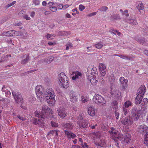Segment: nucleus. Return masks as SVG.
Segmentation results:
<instances>
[{
  "label": "nucleus",
  "instance_id": "5",
  "mask_svg": "<svg viewBox=\"0 0 148 148\" xmlns=\"http://www.w3.org/2000/svg\"><path fill=\"white\" fill-rule=\"evenodd\" d=\"M59 82L62 86L65 88H67L69 85L68 78L65 73H61L58 76Z\"/></svg>",
  "mask_w": 148,
  "mask_h": 148
},
{
  "label": "nucleus",
  "instance_id": "24",
  "mask_svg": "<svg viewBox=\"0 0 148 148\" xmlns=\"http://www.w3.org/2000/svg\"><path fill=\"white\" fill-rule=\"evenodd\" d=\"M102 134L100 132H99L96 133H93L90 135V136L91 137L92 139H98L102 137Z\"/></svg>",
  "mask_w": 148,
  "mask_h": 148
},
{
  "label": "nucleus",
  "instance_id": "38",
  "mask_svg": "<svg viewBox=\"0 0 148 148\" xmlns=\"http://www.w3.org/2000/svg\"><path fill=\"white\" fill-rule=\"evenodd\" d=\"M81 101L83 103L86 102L88 101V98L86 96L82 95L81 96Z\"/></svg>",
  "mask_w": 148,
  "mask_h": 148
},
{
  "label": "nucleus",
  "instance_id": "31",
  "mask_svg": "<svg viewBox=\"0 0 148 148\" xmlns=\"http://www.w3.org/2000/svg\"><path fill=\"white\" fill-rule=\"evenodd\" d=\"M143 97L140 96L139 95H138L137 94V97H136L135 100L136 103V104H140L141 103Z\"/></svg>",
  "mask_w": 148,
  "mask_h": 148
},
{
  "label": "nucleus",
  "instance_id": "40",
  "mask_svg": "<svg viewBox=\"0 0 148 148\" xmlns=\"http://www.w3.org/2000/svg\"><path fill=\"white\" fill-rule=\"evenodd\" d=\"M75 70V67L74 66H71L69 68V73L72 75V73L74 72V71Z\"/></svg>",
  "mask_w": 148,
  "mask_h": 148
},
{
  "label": "nucleus",
  "instance_id": "9",
  "mask_svg": "<svg viewBox=\"0 0 148 148\" xmlns=\"http://www.w3.org/2000/svg\"><path fill=\"white\" fill-rule=\"evenodd\" d=\"M58 114L61 118H64L68 114L67 112L64 108L60 106L57 109Z\"/></svg>",
  "mask_w": 148,
  "mask_h": 148
},
{
  "label": "nucleus",
  "instance_id": "47",
  "mask_svg": "<svg viewBox=\"0 0 148 148\" xmlns=\"http://www.w3.org/2000/svg\"><path fill=\"white\" fill-rule=\"evenodd\" d=\"M115 116H116V119H118L119 118V112L117 110H114Z\"/></svg>",
  "mask_w": 148,
  "mask_h": 148
},
{
  "label": "nucleus",
  "instance_id": "55",
  "mask_svg": "<svg viewBox=\"0 0 148 148\" xmlns=\"http://www.w3.org/2000/svg\"><path fill=\"white\" fill-rule=\"evenodd\" d=\"M33 2L36 5H38L40 3V1L38 0H33Z\"/></svg>",
  "mask_w": 148,
  "mask_h": 148
},
{
  "label": "nucleus",
  "instance_id": "14",
  "mask_svg": "<svg viewBox=\"0 0 148 148\" xmlns=\"http://www.w3.org/2000/svg\"><path fill=\"white\" fill-rule=\"evenodd\" d=\"M87 112L90 116L94 117L96 114V110L93 107H89L88 108Z\"/></svg>",
  "mask_w": 148,
  "mask_h": 148
},
{
  "label": "nucleus",
  "instance_id": "52",
  "mask_svg": "<svg viewBox=\"0 0 148 148\" xmlns=\"http://www.w3.org/2000/svg\"><path fill=\"white\" fill-rule=\"evenodd\" d=\"M45 81L46 82V84L47 85H50L51 84V81L48 78H46L45 79Z\"/></svg>",
  "mask_w": 148,
  "mask_h": 148
},
{
  "label": "nucleus",
  "instance_id": "59",
  "mask_svg": "<svg viewBox=\"0 0 148 148\" xmlns=\"http://www.w3.org/2000/svg\"><path fill=\"white\" fill-rule=\"evenodd\" d=\"M115 30H114V29H111L110 30L109 32L111 33L112 34H116V31H115Z\"/></svg>",
  "mask_w": 148,
  "mask_h": 148
},
{
  "label": "nucleus",
  "instance_id": "11",
  "mask_svg": "<svg viewBox=\"0 0 148 148\" xmlns=\"http://www.w3.org/2000/svg\"><path fill=\"white\" fill-rule=\"evenodd\" d=\"M12 93L17 103H22L23 102V98L21 94H17L16 91H13Z\"/></svg>",
  "mask_w": 148,
  "mask_h": 148
},
{
  "label": "nucleus",
  "instance_id": "39",
  "mask_svg": "<svg viewBox=\"0 0 148 148\" xmlns=\"http://www.w3.org/2000/svg\"><path fill=\"white\" fill-rule=\"evenodd\" d=\"M148 102V99L147 98H145L143 99L141 105L142 106L146 105L147 103Z\"/></svg>",
  "mask_w": 148,
  "mask_h": 148
},
{
  "label": "nucleus",
  "instance_id": "1",
  "mask_svg": "<svg viewBox=\"0 0 148 148\" xmlns=\"http://www.w3.org/2000/svg\"><path fill=\"white\" fill-rule=\"evenodd\" d=\"M42 90L43 88L40 85H38L36 86L35 92L37 98L40 101H43L44 99H46L50 106H53L56 102V95L54 90L51 88H48L43 93L42 92Z\"/></svg>",
  "mask_w": 148,
  "mask_h": 148
},
{
  "label": "nucleus",
  "instance_id": "51",
  "mask_svg": "<svg viewBox=\"0 0 148 148\" xmlns=\"http://www.w3.org/2000/svg\"><path fill=\"white\" fill-rule=\"evenodd\" d=\"M35 98L33 96L30 97L28 99L29 100L31 103H33L35 100Z\"/></svg>",
  "mask_w": 148,
  "mask_h": 148
},
{
  "label": "nucleus",
  "instance_id": "35",
  "mask_svg": "<svg viewBox=\"0 0 148 148\" xmlns=\"http://www.w3.org/2000/svg\"><path fill=\"white\" fill-rule=\"evenodd\" d=\"M103 45L101 42H98L94 45V46L99 49L102 48L103 47Z\"/></svg>",
  "mask_w": 148,
  "mask_h": 148
},
{
  "label": "nucleus",
  "instance_id": "45",
  "mask_svg": "<svg viewBox=\"0 0 148 148\" xmlns=\"http://www.w3.org/2000/svg\"><path fill=\"white\" fill-rule=\"evenodd\" d=\"M66 50H68L69 49V48H71L73 46V45L72 43L70 42H69L66 45Z\"/></svg>",
  "mask_w": 148,
  "mask_h": 148
},
{
  "label": "nucleus",
  "instance_id": "37",
  "mask_svg": "<svg viewBox=\"0 0 148 148\" xmlns=\"http://www.w3.org/2000/svg\"><path fill=\"white\" fill-rule=\"evenodd\" d=\"M121 58L123 59L126 60H132V58L131 57L129 56H127L126 55L124 56L121 55Z\"/></svg>",
  "mask_w": 148,
  "mask_h": 148
},
{
  "label": "nucleus",
  "instance_id": "49",
  "mask_svg": "<svg viewBox=\"0 0 148 148\" xmlns=\"http://www.w3.org/2000/svg\"><path fill=\"white\" fill-rule=\"evenodd\" d=\"M51 124L53 127H58V123L53 121H51Z\"/></svg>",
  "mask_w": 148,
  "mask_h": 148
},
{
  "label": "nucleus",
  "instance_id": "28",
  "mask_svg": "<svg viewBox=\"0 0 148 148\" xmlns=\"http://www.w3.org/2000/svg\"><path fill=\"white\" fill-rule=\"evenodd\" d=\"M49 7L50 9L53 12H55L57 10V8L54 6V3L53 2H49Z\"/></svg>",
  "mask_w": 148,
  "mask_h": 148
},
{
  "label": "nucleus",
  "instance_id": "56",
  "mask_svg": "<svg viewBox=\"0 0 148 148\" xmlns=\"http://www.w3.org/2000/svg\"><path fill=\"white\" fill-rule=\"evenodd\" d=\"M82 146L84 148H88V146L87 144L86 143H82Z\"/></svg>",
  "mask_w": 148,
  "mask_h": 148
},
{
  "label": "nucleus",
  "instance_id": "57",
  "mask_svg": "<svg viewBox=\"0 0 148 148\" xmlns=\"http://www.w3.org/2000/svg\"><path fill=\"white\" fill-rule=\"evenodd\" d=\"M97 14V12H92L91 13L89 14H88L87 16H88L89 17H91L92 16H94L95 15Z\"/></svg>",
  "mask_w": 148,
  "mask_h": 148
},
{
  "label": "nucleus",
  "instance_id": "50",
  "mask_svg": "<svg viewBox=\"0 0 148 148\" xmlns=\"http://www.w3.org/2000/svg\"><path fill=\"white\" fill-rule=\"evenodd\" d=\"M85 8V7L82 4L80 5L79 6V9L81 11H82Z\"/></svg>",
  "mask_w": 148,
  "mask_h": 148
},
{
  "label": "nucleus",
  "instance_id": "12",
  "mask_svg": "<svg viewBox=\"0 0 148 148\" xmlns=\"http://www.w3.org/2000/svg\"><path fill=\"white\" fill-rule=\"evenodd\" d=\"M70 100L73 102H76L77 101V96L73 91H71L69 94Z\"/></svg>",
  "mask_w": 148,
  "mask_h": 148
},
{
  "label": "nucleus",
  "instance_id": "58",
  "mask_svg": "<svg viewBox=\"0 0 148 148\" xmlns=\"http://www.w3.org/2000/svg\"><path fill=\"white\" fill-rule=\"evenodd\" d=\"M113 140H114V141L115 142V144L116 146L117 147H119L120 145L119 144L118 140H117V139H115Z\"/></svg>",
  "mask_w": 148,
  "mask_h": 148
},
{
  "label": "nucleus",
  "instance_id": "29",
  "mask_svg": "<svg viewBox=\"0 0 148 148\" xmlns=\"http://www.w3.org/2000/svg\"><path fill=\"white\" fill-rule=\"evenodd\" d=\"M96 103L99 104L100 106H104L106 105V102L104 98L101 96V98H100Z\"/></svg>",
  "mask_w": 148,
  "mask_h": 148
},
{
  "label": "nucleus",
  "instance_id": "43",
  "mask_svg": "<svg viewBox=\"0 0 148 148\" xmlns=\"http://www.w3.org/2000/svg\"><path fill=\"white\" fill-rule=\"evenodd\" d=\"M16 2L15 1H13L12 3L10 4H9L7 5H5L4 7L6 9L8 8L13 5Z\"/></svg>",
  "mask_w": 148,
  "mask_h": 148
},
{
  "label": "nucleus",
  "instance_id": "63",
  "mask_svg": "<svg viewBox=\"0 0 148 148\" xmlns=\"http://www.w3.org/2000/svg\"><path fill=\"white\" fill-rule=\"evenodd\" d=\"M35 14V12L34 11H33L31 12L30 15L33 18L34 17Z\"/></svg>",
  "mask_w": 148,
  "mask_h": 148
},
{
  "label": "nucleus",
  "instance_id": "7",
  "mask_svg": "<svg viewBox=\"0 0 148 148\" xmlns=\"http://www.w3.org/2000/svg\"><path fill=\"white\" fill-rule=\"evenodd\" d=\"M97 71L96 67L94 66H89L87 69V79H90V76L95 75Z\"/></svg>",
  "mask_w": 148,
  "mask_h": 148
},
{
  "label": "nucleus",
  "instance_id": "6",
  "mask_svg": "<svg viewBox=\"0 0 148 148\" xmlns=\"http://www.w3.org/2000/svg\"><path fill=\"white\" fill-rule=\"evenodd\" d=\"M78 121H77V124L79 125V127L81 128H87L88 127V123L86 122L84 119V117L82 115H79L78 118Z\"/></svg>",
  "mask_w": 148,
  "mask_h": 148
},
{
  "label": "nucleus",
  "instance_id": "2",
  "mask_svg": "<svg viewBox=\"0 0 148 148\" xmlns=\"http://www.w3.org/2000/svg\"><path fill=\"white\" fill-rule=\"evenodd\" d=\"M143 112L142 110H137L136 107H134L132 111V116H127L122 120V123L127 127L132 125L134 121H136L138 120Z\"/></svg>",
  "mask_w": 148,
  "mask_h": 148
},
{
  "label": "nucleus",
  "instance_id": "54",
  "mask_svg": "<svg viewBox=\"0 0 148 148\" xmlns=\"http://www.w3.org/2000/svg\"><path fill=\"white\" fill-rule=\"evenodd\" d=\"M60 6H61L62 7V8H60V9H65L68 8L69 6L68 5H63L62 4H60Z\"/></svg>",
  "mask_w": 148,
  "mask_h": 148
},
{
  "label": "nucleus",
  "instance_id": "53",
  "mask_svg": "<svg viewBox=\"0 0 148 148\" xmlns=\"http://www.w3.org/2000/svg\"><path fill=\"white\" fill-rule=\"evenodd\" d=\"M0 100L2 101H4V102H5L6 103H10V101L8 99H4L2 98L1 99H0Z\"/></svg>",
  "mask_w": 148,
  "mask_h": 148
},
{
  "label": "nucleus",
  "instance_id": "42",
  "mask_svg": "<svg viewBox=\"0 0 148 148\" xmlns=\"http://www.w3.org/2000/svg\"><path fill=\"white\" fill-rule=\"evenodd\" d=\"M29 59V56L28 55H27L26 56V58L22 61V64H25L27 62L28 60Z\"/></svg>",
  "mask_w": 148,
  "mask_h": 148
},
{
  "label": "nucleus",
  "instance_id": "4",
  "mask_svg": "<svg viewBox=\"0 0 148 148\" xmlns=\"http://www.w3.org/2000/svg\"><path fill=\"white\" fill-rule=\"evenodd\" d=\"M118 132L113 127H111L109 131L110 138L112 139H130L131 138V135L128 132L124 135L118 134Z\"/></svg>",
  "mask_w": 148,
  "mask_h": 148
},
{
  "label": "nucleus",
  "instance_id": "32",
  "mask_svg": "<svg viewBox=\"0 0 148 148\" xmlns=\"http://www.w3.org/2000/svg\"><path fill=\"white\" fill-rule=\"evenodd\" d=\"M111 105L113 108L114 110H117L118 108V103L116 101H114L111 103Z\"/></svg>",
  "mask_w": 148,
  "mask_h": 148
},
{
  "label": "nucleus",
  "instance_id": "10",
  "mask_svg": "<svg viewBox=\"0 0 148 148\" xmlns=\"http://www.w3.org/2000/svg\"><path fill=\"white\" fill-rule=\"evenodd\" d=\"M119 81L121 86V90L123 91L125 90L127 86V83L128 82L127 79H125L124 77H121L119 79Z\"/></svg>",
  "mask_w": 148,
  "mask_h": 148
},
{
  "label": "nucleus",
  "instance_id": "34",
  "mask_svg": "<svg viewBox=\"0 0 148 148\" xmlns=\"http://www.w3.org/2000/svg\"><path fill=\"white\" fill-rule=\"evenodd\" d=\"M100 98H101V96L99 95H95L93 97V100L95 103H97V101Z\"/></svg>",
  "mask_w": 148,
  "mask_h": 148
},
{
  "label": "nucleus",
  "instance_id": "20",
  "mask_svg": "<svg viewBox=\"0 0 148 148\" xmlns=\"http://www.w3.org/2000/svg\"><path fill=\"white\" fill-rule=\"evenodd\" d=\"M146 91V88L145 87L143 86H141L138 89L137 91V94L143 97Z\"/></svg>",
  "mask_w": 148,
  "mask_h": 148
},
{
  "label": "nucleus",
  "instance_id": "33",
  "mask_svg": "<svg viewBox=\"0 0 148 148\" xmlns=\"http://www.w3.org/2000/svg\"><path fill=\"white\" fill-rule=\"evenodd\" d=\"M127 22L133 25H136L137 24V22L136 18L130 19L127 20Z\"/></svg>",
  "mask_w": 148,
  "mask_h": 148
},
{
  "label": "nucleus",
  "instance_id": "26",
  "mask_svg": "<svg viewBox=\"0 0 148 148\" xmlns=\"http://www.w3.org/2000/svg\"><path fill=\"white\" fill-rule=\"evenodd\" d=\"M65 133L66 135L69 138L73 139L76 136V135L71 132L65 130Z\"/></svg>",
  "mask_w": 148,
  "mask_h": 148
},
{
  "label": "nucleus",
  "instance_id": "15",
  "mask_svg": "<svg viewBox=\"0 0 148 148\" xmlns=\"http://www.w3.org/2000/svg\"><path fill=\"white\" fill-rule=\"evenodd\" d=\"M112 85L111 87V94L112 95H113L114 97H115L117 99H119L121 98L122 96L119 90L115 91L114 92L112 91Z\"/></svg>",
  "mask_w": 148,
  "mask_h": 148
},
{
  "label": "nucleus",
  "instance_id": "13",
  "mask_svg": "<svg viewBox=\"0 0 148 148\" xmlns=\"http://www.w3.org/2000/svg\"><path fill=\"white\" fill-rule=\"evenodd\" d=\"M99 69L102 75L104 76L106 74V71L105 65L103 63H100L99 65Z\"/></svg>",
  "mask_w": 148,
  "mask_h": 148
},
{
  "label": "nucleus",
  "instance_id": "3",
  "mask_svg": "<svg viewBox=\"0 0 148 148\" xmlns=\"http://www.w3.org/2000/svg\"><path fill=\"white\" fill-rule=\"evenodd\" d=\"M48 114H52V110L46 105H43L42 107V111L41 113L37 111L35 112V116L38 118H41V119H35L34 123L36 125L42 124L43 123L44 119L47 117Z\"/></svg>",
  "mask_w": 148,
  "mask_h": 148
},
{
  "label": "nucleus",
  "instance_id": "19",
  "mask_svg": "<svg viewBox=\"0 0 148 148\" xmlns=\"http://www.w3.org/2000/svg\"><path fill=\"white\" fill-rule=\"evenodd\" d=\"M62 125L64 127V130L65 132L66 130H71L73 129V126L72 123L71 122L65 123H63Z\"/></svg>",
  "mask_w": 148,
  "mask_h": 148
},
{
  "label": "nucleus",
  "instance_id": "64",
  "mask_svg": "<svg viewBox=\"0 0 148 148\" xmlns=\"http://www.w3.org/2000/svg\"><path fill=\"white\" fill-rule=\"evenodd\" d=\"M143 31L146 33L147 35H148V27L145 28Z\"/></svg>",
  "mask_w": 148,
  "mask_h": 148
},
{
  "label": "nucleus",
  "instance_id": "62",
  "mask_svg": "<svg viewBox=\"0 0 148 148\" xmlns=\"http://www.w3.org/2000/svg\"><path fill=\"white\" fill-rule=\"evenodd\" d=\"M23 17L25 18L26 20H30L31 19L27 15H25Z\"/></svg>",
  "mask_w": 148,
  "mask_h": 148
},
{
  "label": "nucleus",
  "instance_id": "41",
  "mask_svg": "<svg viewBox=\"0 0 148 148\" xmlns=\"http://www.w3.org/2000/svg\"><path fill=\"white\" fill-rule=\"evenodd\" d=\"M25 14V12L24 10H23L20 12L18 13V15L21 17H24Z\"/></svg>",
  "mask_w": 148,
  "mask_h": 148
},
{
  "label": "nucleus",
  "instance_id": "23",
  "mask_svg": "<svg viewBox=\"0 0 148 148\" xmlns=\"http://www.w3.org/2000/svg\"><path fill=\"white\" fill-rule=\"evenodd\" d=\"M136 6L140 12L141 10H143L144 9V5L143 4L141 1H138L136 2Z\"/></svg>",
  "mask_w": 148,
  "mask_h": 148
},
{
  "label": "nucleus",
  "instance_id": "17",
  "mask_svg": "<svg viewBox=\"0 0 148 148\" xmlns=\"http://www.w3.org/2000/svg\"><path fill=\"white\" fill-rule=\"evenodd\" d=\"M138 130L141 133H146L148 131V127L144 125H140L138 126Z\"/></svg>",
  "mask_w": 148,
  "mask_h": 148
},
{
  "label": "nucleus",
  "instance_id": "18",
  "mask_svg": "<svg viewBox=\"0 0 148 148\" xmlns=\"http://www.w3.org/2000/svg\"><path fill=\"white\" fill-rule=\"evenodd\" d=\"M135 40L139 43L143 45L146 46L147 45V41L144 38H139L138 37H136Z\"/></svg>",
  "mask_w": 148,
  "mask_h": 148
},
{
  "label": "nucleus",
  "instance_id": "22",
  "mask_svg": "<svg viewBox=\"0 0 148 148\" xmlns=\"http://www.w3.org/2000/svg\"><path fill=\"white\" fill-rule=\"evenodd\" d=\"M98 143H95L96 145L102 147H104L106 146V142L105 139H98Z\"/></svg>",
  "mask_w": 148,
  "mask_h": 148
},
{
  "label": "nucleus",
  "instance_id": "61",
  "mask_svg": "<svg viewBox=\"0 0 148 148\" xmlns=\"http://www.w3.org/2000/svg\"><path fill=\"white\" fill-rule=\"evenodd\" d=\"M71 34V32H70L66 31H65L64 32V34L65 35L67 36L68 35H69Z\"/></svg>",
  "mask_w": 148,
  "mask_h": 148
},
{
  "label": "nucleus",
  "instance_id": "46",
  "mask_svg": "<svg viewBox=\"0 0 148 148\" xmlns=\"http://www.w3.org/2000/svg\"><path fill=\"white\" fill-rule=\"evenodd\" d=\"M108 9V7L106 6H103L99 9L98 10L101 11H104L107 10Z\"/></svg>",
  "mask_w": 148,
  "mask_h": 148
},
{
  "label": "nucleus",
  "instance_id": "44",
  "mask_svg": "<svg viewBox=\"0 0 148 148\" xmlns=\"http://www.w3.org/2000/svg\"><path fill=\"white\" fill-rule=\"evenodd\" d=\"M9 31L6 32H3L1 34V35L3 36H10Z\"/></svg>",
  "mask_w": 148,
  "mask_h": 148
},
{
  "label": "nucleus",
  "instance_id": "25",
  "mask_svg": "<svg viewBox=\"0 0 148 148\" xmlns=\"http://www.w3.org/2000/svg\"><path fill=\"white\" fill-rule=\"evenodd\" d=\"M96 75H95L91 76H90V79H87L88 80L90 81L91 84L93 85H95L96 84L98 81V79H96Z\"/></svg>",
  "mask_w": 148,
  "mask_h": 148
},
{
  "label": "nucleus",
  "instance_id": "36",
  "mask_svg": "<svg viewBox=\"0 0 148 148\" xmlns=\"http://www.w3.org/2000/svg\"><path fill=\"white\" fill-rule=\"evenodd\" d=\"M45 36L48 39H52L55 37V35L54 34H48Z\"/></svg>",
  "mask_w": 148,
  "mask_h": 148
},
{
  "label": "nucleus",
  "instance_id": "60",
  "mask_svg": "<svg viewBox=\"0 0 148 148\" xmlns=\"http://www.w3.org/2000/svg\"><path fill=\"white\" fill-rule=\"evenodd\" d=\"M128 11L127 10H125L124 12L123 13V15H125L126 16H128L129 15V14L127 13Z\"/></svg>",
  "mask_w": 148,
  "mask_h": 148
},
{
  "label": "nucleus",
  "instance_id": "21",
  "mask_svg": "<svg viewBox=\"0 0 148 148\" xmlns=\"http://www.w3.org/2000/svg\"><path fill=\"white\" fill-rule=\"evenodd\" d=\"M58 131L56 130H52L48 133L47 136V138H53L52 136H56L58 135Z\"/></svg>",
  "mask_w": 148,
  "mask_h": 148
},
{
  "label": "nucleus",
  "instance_id": "8",
  "mask_svg": "<svg viewBox=\"0 0 148 148\" xmlns=\"http://www.w3.org/2000/svg\"><path fill=\"white\" fill-rule=\"evenodd\" d=\"M132 105V103L129 101H127L125 102L122 107V115L123 116H125L128 113L129 111L127 108L131 106Z\"/></svg>",
  "mask_w": 148,
  "mask_h": 148
},
{
  "label": "nucleus",
  "instance_id": "30",
  "mask_svg": "<svg viewBox=\"0 0 148 148\" xmlns=\"http://www.w3.org/2000/svg\"><path fill=\"white\" fill-rule=\"evenodd\" d=\"M10 36H16L21 35V33L19 31L16 32L14 30L9 31Z\"/></svg>",
  "mask_w": 148,
  "mask_h": 148
},
{
  "label": "nucleus",
  "instance_id": "16",
  "mask_svg": "<svg viewBox=\"0 0 148 148\" xmlns=\"http://www.w3.org/2000/svg\"><path fill=\"white\" fill-rule=\"evenodd\" d=\"M72 75H73L72 77V79L74 80L80 79L82 77V73L78 71H75L73 73Z\"/></svg>",
  "mask_w": 148,
  "mask_h": 148
},
{
  "label": "nucleus",
  "instance_id": "27",
  "mask_svg": "<svg viewBox=\"0 0 148 148\" xmlns=\"http://www.w3.org/2000/svg\"><path fill=\"white\" fill-rule=\"evenodd\" d=\"M53 60L52 57H48L47 58L42 59L39 61V63H44L45 64H48L50 63Z\"/></svg>",
  "mask_w": 148,
  "mask_h": 148
},
{
  "label": "nucleus",
  "instance_id": "48",
  "mask_svg": "<svg viewBox=\"0 0 148 148\" xmlns=\"http://www.w3.org/2000/svg\"><path fill=\"white\" fill-rule=\"evenodd\" d=\"M5 96L7 97H9L11 95L10 92L7 90H6Z\"/></svg>",
  "mask_w": 148,
  "mask_h": 148
}]
</instances>
